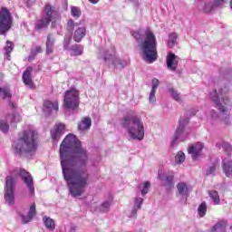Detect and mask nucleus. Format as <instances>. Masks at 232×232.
Instances as JSON below:
<instances>
[{
    "mask_svg": "<svg viewBox=\"0 0 232 232\" xmlns=\"http://www.w3.org/2000/svg\"><path fill=\"white\" fill-rule=\"evenodd\" d=\"M204 150V145L200 142L196 145H192L188 149V155H191L193 160H197L200 157V153Z\"/></svg>",
    "mask_w": 232,
    "mask_h": 232,
    "instance_id": "2eb2a0df",
    "label": "nucleus"
},
{
    "mask_svg": "<svg viewBox=\"0 0 232 232\" xmlns=\"http://www.w3.org/2000/svg\"><path fill=\"white\" fill-rule=\"evenodd\" d=\"M111 206V200H106L100 206L101 213H108L110 211V207Z\"/></svg>",
    "mask_w": 232,
    "mask_h": 232,
    "instance_id": "473e14b6",
    "label": "nucleus"
},
{
    "mask_svg": "<svg viewBox=\"0 0 232 232\" xmlns=\"http://www.w3.org/2000/svg\"><path fill=\"white\" fill-rule=\"evenodd\" d=\"M12 176H7L5 178V200L8 206H14L15 204V194L14 189H15V184L17 183V177H21L24 184H26L30 193H34L35 188H34V178L30 175V172L26 171L24 169H19L13 170L11 172Z\"/></svg>",
    "mask_w": 232,
    "mask_h": 232,
    "instance_id": "f03ea898",
    "label": "nucleus"
},
{
    "mask_svg": "<svg viewBox=\"0 0 232 232\" xmlns=\"http://www.w3.org/2000/svg\"><path fill=\"white\" fill-rule=\"evenodd\" d=\"M150 188H151V183L150 181H146L142 184L141 195H148V191H150Z\"/></svg>",
    "mask_w": 232,
    "mask_h": 232,
    "instance_id": "c03bdc74",
    "label": "nucleus"
},
{
    "mask_svg": "<svg viewBox=\"0 0 232 232\" xmlns=\"http://www.w3.org/2000/svg\"><path fill=\"white\" fill-rule=\"evenodd\" d=\"M217 171V166L212 165L207 169V175H215V172Z\"/></svg>",
    "mask_w": 232,
    "mask_h": 232,
    "instance_id": "49530a36",
    "label": "nucleus"
},
{
    "mask_svg": "<svg viewBox=\"0 0 232 232\" xmlns=\"http://www.w3.org/2000/svg\"><path fill=\"white\" fill-rule=\"evenodd\" d=\"M208 195L212 198L213 202L216 204H220V196H218V191L209 190Z\"/></svg>",
    "mask_w": 232,
    "mask_h": 232,
    "instance_id": "2f4dec72",
    "label": "nucleus"
},
{
    "mask_svg": "<svg viewBox=\"0 0 232 232\" xmlns=\"http://www.w3.org/2000/svg\"><path fill=\"white\" fill-rule=\"evenodd\" d=\"M178 193L179 197H182L183 198H188V196L189 195V187L185 182H179L177 185Z\"/></svg>",
    "mask_w": 232,
    "mask_h": 232,
    "instance_id": "aec40b11",
    "label": "nucleus"
},
{
    "mask_svg": "<svg viewBox=\"0 0 232 232\" xmlns=\"http://www.w3.org/2000/svg\"><path fill=\"white\" fill-rule=\"evenodd\" d=\"M44 113L50 114L53 111H57L59 110V102L57 101L52 102V101H44V108H43Z\"/></svg>",
    "mask_w": 232,
    "mask_h": 232,
    "instance_id": "f3484780",
    "label": "nucleus"
},
{
    "mask_svg": "<svg viewBox=\"0 0 232 232\" xmlns=\"http://www.w3.org/2000/svg\"><path fill=\"white\" fill-rule=\"evenodd\" d=\"M8 122H21V115H19L16 111H13L12 114H7L5 117Z\"/></svg>",
    "mask_w": 232,
    "mask_h": 232,
    "instance_id": "bb28decb",
    "label": "nucleus"
},
{
    "mask_svg": "<svg viewBox=\"0 0 232 232\" xmlns=\"http://www.w3.org/2000/svg\"><path fill=\"white\" fill-rule=\"evenodd\" d=\"M39 135L34 130H25L18 133L17 139L13 142L15 155L34 157L37 151V139Z\"/></svg>",
    "mask_w": 232,
    "mask_h": 232,
    "instance_id": "20e7f679",
    "label": "nucleus"
},
{
    "mask_svg": "<svg viewBox=\"0 0 232 232\" xmlns=\"http://www.w3.org/2000/svg\"><path fill=\"white\" fill-rule=\"evenodd\" d=\"M0 95L3 99H12V92L8 87H0Z\"/></svg>",
    "mask_w": 232,
    "mask_h": 232,
    "instance_id": "c756f323",
    "label": "nucleus"
},
{
    "mask_svg": "<svg viewBox=\"0 0 232 232\" xmlns=\"http://www.w3.org/2000/svg\"><path fill=\"white\" fill-rule=\"evenodd\" d=\"M210 115H211L212 119H222V116H219L218 113L217 111H215L214 110H212L210 111Z\"/></svg>",
    "mask_w": 232,
    "mask_h": 232,
    "instance_id": "09e8293b",
    "label": "nucleus"
},
{
    "mask_svg": "<svg viewBox=\"0 0 232 232\" xmlns=\"http://www.w3.org/2000/svg\"><path fill=\"white\" fill-rule=\"evenodd\" d=\"M189 124V118H180L179 121V125L174 132L170 146L175 148L179 142H184L188 137V132H186V126Z\"/></svg>",
    "mask_w": 232,
    "mask_h": 232,
    "instance_id": "1a4fd4ad",
    "label": "nucleus"
},
{
    "mask_svg": "<svg viewBox=\"0 0 232 232\" xmlns=\"http://www.w3.org/2000/svg\"><path fill=\"white\" fill-rule=\"evenodd\" d=\"M74 28H75V22H73V20H69L66 25V30L67 32H69V35H72Z\"/></svg>",
    "mask_w": 232,
    "mask_h": 232,
    "instance_id": "37998d69",
    "label": "nucleus"
},
{
    "mask_svg": "<svg viewBox=\"0 0 232 232\" xmlns=\"http://www.w3.org/2000/svg\"><path fill=\"white\" fill-rule=\"evenodd\" d=\"M143 53V61L155 63L157 59V37L151 29L139 30L132 33Z\"/></svg>",
    "mask_w": 232,
    "mask_h": 232,
    "instance_id": "7ed1b4c3",
    "label": "nucleus"
},
{
    "mask_svg": "<svg viewBox=\"0 0 232 232\" xmlns=\"http://www.w3.org/2000/svg\"><path fill=\"white\" fill-rule=\"evenodd\" d=\"M45 44H46V53H47V55H50L51 53H53V46L55 44V36L52 34H49L47 35Z\"/></svg>",
    "mask_w": 232,
    "mask_h": 232,
    "instance_id": "412c9836",
    "label": "nucleus"
},
{
    "mask_svg": "<svg viewBox=\"0 0 232 232\" xmlns=\"http://www.w3.org/2000/svg\"><path fill=\"white\" fill-rule=\"evenodd\" d=\"M159 84H160L159 79L153 78L152 87L149 96L150 102H155V101H157V98L155 97V93H157V88H159Z\"/></svg>",
    "mask_w": 232,
    "mask_h": 232,
    "instance_id": "4be33fe9",
    "label": "nucleus"
},
{
    "mask_svg": "<svg viewBox=\"0 0 232 232\" xmlns=\"http://www.w3.org/2000/svg\"><path fill=\"white\" fill-rule=\"evenodd\" d=\"M12 14L6 8L0 10V35H6L12 28Z\"/></svg>",
    "mask_w": 232,
    "mask_h": 232,
    "instance_id": "9b49d317",
    "label": "nucleus"
},
{
    "mask_svg": "<svg viewBox=\"0 0 232 232\" xmlns=\"http://www.w3.org/2000/svg\"><path fill=\"white\" fill-rule=\"evenodd\" d=\"M92 128V119L89 117L83 118L79 123H78V130L79 131H87V130H90Z\"/></svg>",
    "mask_w": 232,
    "mask_h": 232,
    "instance_id": "5701e85b",
    "label": "nucleus"
},
{
    "mask_svg": "<svg viewBox=\"0 0 232 232\" xmlns=\"http://www.w3.org/2000/svg\"><path fill=\"white\" fill-rule=\"evenodd\" d=\"M230 9L232 10V0H230Z\"/></svg>",
    "mask_w": 232,
    "mask_h": 232,
    "instance_id": "5fc2aeb1",
    "label": "nucleus"
},
{
    "mask_svg": "<svg viewBox=\"0 0 232 232\" xmlns=\"http://www.w3.org/2000/svg\"><path fill=\"white\" fill-rule=\"evenodd\" d=\"M227 92H229V89L225 87L220 89V96H218L217 90L210 92V99L213 101L215 107L218 108L221 113H223L225 124H229L230 122L229 115H227V108H226V106L229 104V98L227 96H224V93H227Z\"/></svg>",
    "mask_w": 232,
    "mask_h": 232,
    "instance_id": "423d86ee",
    "label": "nucleus"
},
{
    "mask_svg": "<svg viewBox=\"0 0 232 232\" xmlns=\"http://www.w3.org/2000/svg\"><path fill=\"white\" fill-rule=\"evenodd\" d=\"M130 3H138L139 2V0H130Z\"/></svg>",
    "mask_w": 232,
    "mask_h": 232,
    "instance_id": "864d4df0",
    "label": "nucleus"
},
{
    "mask_svg": "<svg viewBox=\"0 0 232 232\" xmlns=\"http://www.w3.org/2000/svg\"><path fill=\"white\" fill-rule=\"evenodd\" d=\"M177 33H172L169 35L168 46L169 48H173L177 43Z\"/></svg>",
    "mask_w": 232,
    "mask_h": 232,
    "instance_id": "72a5a7b5",
    "label": "nucleus"
},
{
    "mask_svg": "<svg viewBox=\"0 0 232 232\" xmlns=\"http://www.w3.org/2000/svg\"><path fill=\"white\" fill-rule=\"evenodd\" d=\"M65 110H77L79 108V91L71 89L65 92L63 99Z\"/></svg>",
    "mask_w": 232,
    "mask_h": 232,
    "instance_id": "9d476101",
    "label": "nucleus"
},
{
    "mask_svg": "<svg viewBox=\"0 0 232 232\" xmlns=\"http://www.w3.org/2000/svg\"><path fill=\"white\" fill-rule=\"evenodd\" d=\"M225 3H226V0H214V6L216 7L224 6Z\"/></svg>",
    "mask_w": 232,
    "mask_h": 232,
    "instance_id": "de8ad7c7",
    "label": "nucleus"
},
{
    "mask_svg": "<svg viewBox=\"0 0 232 232\" xmlns=\"http://www.w3.org/2000/svg\"><path fill=\"white\" fill-rule=\"evenodd\" d=\"M35 215H37V210L35 208V203H33L29 208L27 215H24V214L20 215L22 224H30V222L34 220V217Z\"/></svg>",
    "mask_w": 232,
    "mask_h": 232,
    "instance_id": "ddd939ff",
    "label": "nucleus"
},
{
    "mask_svg": "<svg viewBox=\"0 0 232 232\" xmlns=\"http://www.w3.org/2000/svg\"><path fill=\"white\" fill-rule=\"evenodd\" d=\"M43 221L45 227H47L49 231H53V229H55V222L53 221V219L45 216L43 218Z\"/></svg>",
    "mask_w": 232,
    "mask_h": 232,
    "instance_id": "cd10ccee",
    "label": "nucleus"
},
{
    "mask_svg": "<svg viewBox=\"0 0 232 232\" xmlns=\"http://www.w3.org/2000/svg\"><path fill=\"white\" fill-rule=\"evenodd\" d=\"M144 202V198H134V207L132 208L130 213L129 214L130 218H135L137 217V211L142 208V204Z\"/></svg>",
    "mask_w": 232,
    "mask_h": 232,
    "instance_id": "a211bd4d",
    "label": "nucleus"
},
{
    "mask_svg": "<svg viewBox=\"0 0 232 232\" xmlns=\"http://www.w3.org/2000/svg\"><path fill=\"white\" fill-rule=\"evenodd\" d=\"M184 160H186V154H184V152H182V151H179L175 157L176 163L182 164L184 162Z\"/></svg>",
    "mask_w": 232,
    "mask_h": 232,
    "instance_id": "58836bf2",
    "label": "nucleus"
},
{
    "mask_svg": "<svg viewBox=\"0 0 232 232\" xmlns=\"http://www.w3.org/2000/svg\"><path fill=\"white\" fill-rule=\"evenodd\" d=\"M98 59H103L105 66L111 68L113 66L115 70L124 69L128 66V62L124 59H121L115 54V50H100Z\"/></svg>",
    "mask_w": 232,
    "mask_h": 232,
    "instance_id": "6e6552de",
    "label": "nucleus"
},
{
    "mask_svg": "<svg viewBox=\"0 0 232 232\" xmlns=\"http://www.w3.org/2000/svg\"><path fill=\"white\" fill-rule=\"evenodd\" d=\"M158 178L162 182V186H164L167 189H171L175 186V182H173V176L160 174L159 173Z\"/></svg>",
    "mask_w": 232,
    "mask_h": 232,
    "instance_id": "dca6fc26",
    "label": "nucleus"
},
{
    "mask_svg": "<svg viewBox=\"0 0 232 232\" xmlns=\"http://www.w3.org/2000/svg\"><path fill=\"white\" fill-rule=\"evenodd\" d=\"M59 153L62 173L69 193L72 198L82 197L90 180L87 167L90 152L82 148L81 140L75 135L68 134L60 145Z\"/></svg>",
    "mask_w": 232,
    "mask_h": 232,
    "instance_id": "f257e3e1",
    "label": "nucleus"
},
{
    "mask_svg": "<svg viewBox=\"0 0 232 232\" xmlns=\"http://www.w3.org/2000/svg\"><path fill=\"white\" fill-rule=\"evenodd\" d=\"M65 125L63 123L56 124L53 129L51 130V137L53 142H59L61 137H63V133H64Z\"/></svg>",
    "mask_w": 232,
    "mask_h": 232,
    "instance_id": "4468645a",
    "label": "nucleus"
},
{
    "mask_svg": "<svg viewBox=\"0 0 232 232\" xmlns=\"http://www.w3.org/2000/svg\"><path fill=\"white\" fill-rule=\"evenodd\" d=\"M222 168L226 177H227L228 179H232V161L223 160Z\"/></svg>",
    "mask_w": 232,
    "mask_h": 232,
    "instance_id": "b1692460",
    "label": "nucleus"
},
{
    "mask_svg": "<svg viewBox=\"0 0 232 232\" xmlns=\"http://www.w3.org/2000/svg\"><path fill=\"white\" fill-rule=\"evenodd\" d=\"M8 104H9V107L11 108V110H15L16 105H15V103H14V102L9 100Z\"/></svg>",
    "mask_w": 232,
    "mask_h": 232,
    "instance_id": "8fccbe9b",
    "label": "nucleus"
},
{
    "mask_svg": "<svg viewBox=\"0 0 232 232\" xmlns=\"http://www.w3.org/2000/svg\"><path fill=\"white\" fill-rule=\"evenodd\" d=\"M213 8H215L214 4H211V3L205 4L204 8H203V12L205 14H209L210 12H213Z\"/></svg>",
    "mask_w": 232,
    "mask_h": 232,
    "instance_id": "a18cd8bd",
    "label": "nucleus"
},
{
    "mask_svg": "<svg viewBox=\"0 0 232 232\" xmlns=\"http://www.w3.org/2000/svg\"><path fill=\"white\" fill-rule=\"evenodd\" d=\"M71 51V55L77 57V55H82V53L84 52V47L82 45L74 44L69 48Z\"/></svg>",
    "mask_w": 232,
    "mask_h": 232,
    "instance_id": "a878e982",
    "label": "nucleus"
},
{
    "mask_svg": "<svg viewBox=\"0 0 232 232\" xmlns=\"http://www.w3.org/2000/svg\"><path fill=\"white\" fill-rule=\"evenodd\" d=\"M198 213L199 217L202 218L206 217V213H208V205L206 204V201L202 202L198 208Z\"/></svg>",
    "mask_w": 232,
    "mask_h": 232,
    "instance_id": "c85d7f7f",
    "label": "nucleus"
},
{
    "mask_svg": "<svg viewBox=\"0 0 232 232\" xmlns=\"http://www.w3.org/2000/svg\"><path fill=\"white\" fill-rule=\"evenodd\" d=\"M211 232H226V226L222 223H217L211 229Z\"/></svg>",
    "mask_w": 232,
    "mask_h": 232,
    "instance_id": "e433bc0d",
    "label": "nucleus"
},
{
    "mask_svg": "<svg viewBox=\"0 0 232 232\" xmlns=\"http://www.w3.org/2000/svg\"><path fill=\"white\" fill-rule=\"evenodd\" d=\"M57 21H61V14L55 10V7L47 4L42 18L34 24V28L37 31L44 30V28H48L50 23H57Z\"/></svg>",
    "mask_w": 232,
    "mask_h": 232,
    "instance_id": "0eeeda50",
    "label": "nucleus"
},
{
    "mask_svg": "<svg viewBox=\"0 0 232 232\" xmlns=\"http://www.w3.org/2000/svg\"><path fill=\"white\" fill-rule=\"evenodd\" d=\"M121 126L127 130L132 140H142L144 139V122L135 112L124 117L121 120Z\"/></svg>",
    "mask_w": 232,
    "mask_h": 232,
    "instance_id": "39448f33",
    "label": "nucleus"
},
{
    "mask_svg": "<svg viewBox=\"0 0 232 232\" xmlns=\"http://www.w3.org/2000/svg\"><path fill=\"white\" fill-rule=\"evenodd\" d=\"M166 63L168 70L177 72V68H179V57L175 53H169Z\"/></svg>",
    "mask_w": 232,
    "mask_h": 232,
    "instance_id": "f8f14e48",
    "label": "nucleus"
},
{
    "mask_svg": "<svg viewBox=\"0 0 232 232\" xmlns=\"http://www.w3.org/2000/svg\"><path fill=\"white\" fill-rule=\"evenodd\" d=\"M5 50L6 57L10 58V53L14 52V43L7 41L6 45L5 46Z\"/></svg>",
    "mask_w": 232,
    "mask_h": 232,
    "instance_id": "f704fd0d",
    "label": "nucleus"
},
{
    "mask_svg": "<svg viewBox=\"0 0 232 232\" xmlns=\"http://www.w3.org/2000/svg\"><path fill=\"white\" fill-rule=\"evenodd\" d=\"M222 148H223V151H225V153L228 156L231 157V153H232V147L231 144L227 143V142H224L222 144Z\"/></svg>",
    "mask_w": 232,
    "mask_h": 232,
    "instance_id": "79ce46f5",
    "label": "nucleus"
},
{
    "mask_svg": "<svg viewBox=\"0 0 232 232\" xmlns=\"http://www.w3.org/2000/svg\"><path fill=\"white\" fill-rule=\"evenodd\" d=\"M32 67H27V69L23 73V81L24 83L26 86H29V88H32L34 86V82L32 81V72H33Z\"/></svg>",
    "mask_w": 232,
    "mask_h": 232,
    "instance_id": "6ab92c4d",
    "label": "nucleus"
},
{
    "mask_svg": "<svg viewBox=\"0 0 232 232\" xmlns=\"http://www.w3.org/2000/svg\"><path fill=\"white\" fill-rule=\"evenodd\" d=\"M77 231V227L76 226H71V229H70V232H75Z\"/></svg>",
    "mask_w": 232,
    "mask_h": 232,
    "instance_id": "3c124183",
    "label": "nucleus"
},
{
    "mask_svg": "<svg viewBox=\"0 0 232 232\" xmlns=\"http://www.w3.org/2000/svg\"><path fill=\"white\" fill-rule=\"evenodd\" d=\"M70 43H72V34H66L63 40V50H70Z\"/></svg>",
    "mask_w": 232,
    "mask_h": 232,
    "instance_id": "ea45409f",
    "label": "nucleus"
},
{
    "mask_svg": "<svg viewBox=\"0 0 232 232\" xmlns=\"http://www.w3.org/2000/svg\"><path fill=\"white\" fill-rule=\"evenodd\" d=\"M90 1V3H92V5H97V2L99 1V0H89Z\"/></svg>",
    "mask_w": 232,
    "mask_h": 232,
    "instance_id": "603ef678",
    "label": "nucleus"
},
{
    "mask_svg": "<svg viewBox=\"0 0 232 232\" xmlns=\"http://www.w3.org/2000/svg\"><path fill=\"white\" fill-rule=\"evenodd\" d=\"M37 53H43V48L41 46H37L35 49L31 50V54L29 55V61H34Z\"/></svg>",
    "mask_w": 232,
    "mask_h": 232,
    "instance_id": "c9c22d12",
    "label": "nucleus"
},
{
    "mask_svg": "<svg viewBox=\"0 0 232 232\" xmlns=\"http://www.w3.org/2000/svg\"><path fill=\"white\" fill-rule=\"evenodd\" d=\"M81 8L77 6L71 7V14L72 17H74V19H79L81 17Z\"/></svg>",
    "mask_w": 232,
    "mask_h": 232,
    "instance_id": "4c0bfd02",
    "label": "nucleus"
},
{
    "mask_svg": "<svg viewBox=\"0 0 232 232\" xmlns=\"http://www.w3.org/2000/svg\"><path fill=\"white\" fill-rule=\"evenodd\" d=\"M169 92L174 101L177 102H182V99L180 98V92L179 91L175 90L174 88H170Z\"/></svg>",
    "mask_w": 232,
    "mask_h": 232,
    "instance_id": "7c9ffc66",
    "label": "nucleus"
},
{
    "mask_svg": "<svg viewBox=\"0 0 232 232\" xmlns=\"http://www.w3.org/2000/svg\"><path fill=\"white\" fill-rule=\"evenodd\" d=\"M10 130V125H8V122L0 120V131L2 133H7Z\"/></svg>",
    "mask_w": 232,
    "mask_h": 232,
    "instance_id": "a19ab883",
    "label": "nucleus"
},
{
    "mask_svg": "<svg viewBox=\"0 0 232 232\" xmlns=\"http://www.w3.org/2000/svg\"><path fill=\"white\" fill-rule=\"evenodd\" d=\"M86 35V28L80 27L77 30H75L73 34V40L75 43H81L82 41V38Z\"/></svg>",
    "mask_w": 232,
    "mask_h": 232,
    "instance_id": "393cba45",
    "label": "nucleus"
}]
</instances>
